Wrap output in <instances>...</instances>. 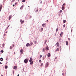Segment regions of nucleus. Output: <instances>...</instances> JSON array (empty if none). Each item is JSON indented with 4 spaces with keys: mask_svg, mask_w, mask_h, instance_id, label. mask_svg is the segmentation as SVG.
Returning <instances> with one entry per match:
<instances>
[{
    "mask_svg": "<svg viewBox=\"0 0 76 76\" xmlns=\"http://www.w3.org/2000/svg\"><path fill=\"white\" fill-rule=\"evenodd\" d=\"M41 62H42L41 60H39V63H41Z\"/></svg>",
    "mask_w": 76,
    "mask_h": 76,
    "instance_id": "473e14b6",
    "label": "nucleus"
},
{
    "mask_svg": "<svg viewBox=\"0 0 76 76\" xmlns=\"http://www.w3.org/2000/svg\"><path fill=\"white\" fill-rule=\"evenodd\" d=\"M42 26H43V27H45V26H46V24L44 23L43 24H42Z\"/></svg>",
    "mask_w": 76,
    "mask_h": 76,
    "instance_id": "20e7f679",
    "label": "nucleus"
},
{
    "mask_svg": "<svg viewBox=\"0 0 76 76\" xmlns=\"http://www.w3.org/2000/svg\"><path fill=\"white\" fill-rule=\"evenodd\" d=\"M66 45H68L69 44H68V41H66Z\"/></svg>",
    "mask_w": 76,
    "mask_h": 76,
    "instance_id": "ddd939ff",
    "label": "nucleus"
},
{
    "mask_svg": "<svg viewBox=\"0 0 76 76\" xmlns=\"http://www.w3.org/2000/svg\"><path fill=\"white\" fill-rule=\"evenodd\" d=\"M26 0H23L22 1V2H25V1Z\"/></svg>",
    "mask_w": 76,
    "mask_h": 76,
    "instance_id": "c85d7f7f",
    "label": "nucleus"
},
{
    "mask_svg": "<svg viewBox=\"0 0 76 76\" xmlns=\"http://www.w3.org/2000/svg\"><path fill=\"white\" fill-rule=\"evenodd\" d=\"M33 63H34V61H32L31 62H30V64L31 65L32 64H33Z\"/></svg>",
    "mask_w": 76,
    "mask_h": 76,
    "instance_id": "9d476101",
    "label": "nucleus"
},
{
    "mask_svg": "<svg viewBox=\"0 0 76 76\" xmlns=\"http://www.w3.org/2000/svg\"><path fill=\"white\" fill-rule=\"evenodd\" d=\"M12 15H10L9 17V20H10V19L12 18Z\"/></svg>",
    "mask_w": 76,
    "mask_h": 76,
    "instance_id": "f8f14e48",
    "label": "nucleus"
},
{
    "mask_svg": "<svg viewBox=\"0 0 76 76\" xmlns=\"http://www.w3.org/2000/svg\"><path fill=\"white\" fill-rule=\"evenodd\" d=\"M13 7H15V5H14V4L13 5Z\"/></svg>",
    "mask_w": 76,
    "mask_h": 76,
    "instance_id": "3c124183",
    "label": "nucleus"
},
{
    "mask_svg": "<svg viewBox=\"0 0 76 76\" xmlns=\"http://www.w3.org/2000/svg\"><path fill=\"white\" fill-rule=\"evenodd\" d=\"M51 56V54L50 53H48V57H50Z\"/></svg>",
    "mask_w": 76,
    "mask_h": 76,
    "instance_id": "1a4fd4ad",
    "label": "nucleus"
},
{
    "mask_svg": "<svg viewBox=\"0 0 76 76\" xmlns=\"http://www.w3.org/2000/svg\"><path fill=\"white\" fill-rule=\"evenodd\" d=\"M10 26V25H9L8 27H7V28H9V26Z\"/></svg>",
    "mask_w": 76,
    "mask_h": 76,
    "instance_id": "e433bc0d",
    "label": "nucleus"
},
{
    "mask_svg": "<svg viewBox=\"0 0 76 76\" xmlns=\"http://www.w3.org/2000/svg\"><path fill=\"white\" fill-rule=\"evenodd\" d=\"M64 5H65V3H64L63 4V6H64Z\"/></svg>",
    "mask_w": 76,
    "mask_h": 76,
    "instance_id": "37998d69",
    "label": "nucleus"
},
{
    "mask_svg": "<svg viewBox=\"0 0 76 76\" xmlns=\"http://www.w3.org/2000/svg\"><path fill=\"white\" fill-rule=\"evenodd\" d=\"M55 59H57V58L56 57V58H55Z\"/></svg>",
    "mask_w": 76,
    "mask_h": 76,
    "instance_id": "5fc2aeb1",
    "label": "nucleus"
},
{
    "mask_svg": "<svg viewBox=\"0 0 76 76\" xmlns=\"http://www.w3.org/2000/svg\"><path fill=\"white\" fill-rule=\"evenodd\" d=\"M64 10V7L63 6L62 7V10Z\"/></svg>",
    "mask_w": 76,
    "mask_h": 76,
    "instance_id": "f3484780",
    "label": "nucleus"
},
{
    "mask_svg": "<svg viewBox=\"0 0 76 76\" xmlns=\"http://www.w3.org/2000/svg\"><path fill=\"white\" fill-rule=\"evenodd\" d=\"M45 66L46 67H48V64L47 63L46 64Z\"/></svg>",
    "mask_w": 76,
    "mask_h": 76,
    "instance_id": "393cba45",
    "label": "nucleus"
},
{
    "mask_svg": "<svg viewBox=\"0 0 76 76\" xmlns=\"http://www.w3.org/2000/svg\"><path fill=\"white\" fill-rule=\"evenodd\" d=\"M32 58H30V60H29V62H31V61H32Z\"/></svg>",
    "mask_w": 76,
    "mask_h": 76,
    "instance_id": "423d86ee",
    "label": "nucleus"
},
{
    "mask_svg": "<svg viewBox=\"0 0 76 76\" xmlns=\"http://www.w3.org/2000/svg\"><path fill=\"white\" fill-rule=\"evenodd\" d=\"M17 4V2H16L15 3V5H16V4Z\"/></svg>",
    "mask_w": 76,
    "mask_h": 76,
    "instance_id": "a19ab883",
    "label": "nucleus"
},
{
    "mask_svg": "<svg viewBox=\"0 0 76 76\" xmlns=\"http://www.w3.org/2000/svg\"><path fill=\"white\" fill-rule=\"evenodd\" d=\"M63 33H62V32H61L60 34V37H63Z\"/></svg>",
    "mask_w": 76,
    "mask_h": 76,
    "instance_id": "0eeeda50",
    "label": "nucleus"
},
{
    "mask_svg": "<svg viewBox=\"0 0 76 76\" xmlns=\"http://www.w3.org/2000/svg\"><path fill=\"white\" fill-rule=\"evenodd\" d=\"M23 5H22L20 7V10H22V9H23Z\"/></svg>",
    "mask_w": 76,
    "mask_h": 76,
    "instance_id": "dca6fc26",
    "label": "nucleus"
},
{
    "mask_svg": "<svg viewBox=\"0 0 76 76\" xmlns=\"http://www.w3.org/2000/svg\"><path fill=\"white\" fill-rule=\"evenodd\" d=\"M20 22L21 23H22V24L23 23H24V20H23L22 21V19H21L20 20Z\"/></svg>",
    "mask_w": 76,
    "mask_h": 76,
    "instance_id": "7ed1b4c3",
    "label": "nucleus"
},
{
    "mask_svg": "<svg viewBox=\"0 0 76 76\" xmlns=\"http://www.w3.org/2000/svg\"><path fill=\"white\" fill-rule=\"evenodd\" d=\"M14 54L15 55V54H16V53H15V52H14Z\"/></svg>",
    "mask_w": 76,
    "mask_h": 76,
    "instance_id": "49530a36",
    "label": "nucleus"
},
{
    "mask_svg": "<svg viewBox=\"0 0 76 76\" xmlns=\"http://www.w3.org/2000/svg\"><path fill=\"white\" fill-rule=\"evenodd\" d=\"M28 61H29V59L26 58L25 59L24 61L25 63H27L28 62Z\"/></svg>",
    "mask_w": 76,
    "mask_h": 76,
    "instance_id": "f257e3e1",
    "label": "nucleus"
},
{
    "mask_svg": "<svg viewBox=\"0 0 76 76\" xmlns=\"http://www.w3.org/2000/svg\"><path fill=\"white\" fill-rule=\"evenodd\" d=\"M60 51H61V46L60 47Z\"/></svg>",
    "mask_w": 76,
    "mask_h": 76,
    "instance_id": "7c9ffc66",
    "label": "nucleus"
},
{
    "mask_svg": "<svg viewBox=\"0 0 76 76\" xmlns=\"http://www.w3.org/2000/svg\"><path fill=\"white\" fill-rule=\"evenodd\" d=\"M13 75H14L15 72H14V71L13 72Z\"/></svg>",
    "mask_w": 76,
    "mask_h": 76,
    "instance_id": "09e8293b",
    "label": "nucleus"
},
{
    "mask_svg": "<svg viewBox=\"0 0 76 76\" xmlns=\"http://www.w3.org/2000/svg\"><path fill=\"white\" fill-rule=\"evenodd\" d=\"M18 1H19V0H18Z\"/></svg>",
    "mask_w": 76,
    "mask_h": 76,
    "instance_id": "13d9d810",
    "label": "nucleus"
},
{
    "mask_svg": "<svg viewBox=\"0 0 76 76\" xmlns=\"http://www.w3.org/2000/svg\"><path fill=\"white\" fill-rule=\"evenodd\" d=\"M32 45H33V43L31 42L29 44V47H31V46Z\"/></svg>",
    "mask_w": 76,
    "mask_h": 76,
    "instance_id": "9b49d317",
    "label": "nucleus"
},
{
    "mask_svg": "<svg viewBox=\"0 0 76 76\" xmlns=\"http://www.w3.org/2000/svg\"><path fill=\"white\" fill-rule=\"evenodd\" d=\"M0 60L2 61H3V58H0Z\"/></svg>",
    "mask_w": 76,
    "mask_h": 76,
    "instance_id": "a211bd4d",
    "label": "nucleus"
},
{
    "mask_svg": "<svg viewBox=\"0 0 76 76\" xmlns=\"http://www.w3.org/2000/svg\"><path fill=\"white\" fill-rule=\"evenodd\" d=\"M46 51H47V50H48V47H46Z\"/></svg>",
    "mask_w": 76,
    "mask_h": 76,
    "instance_id": "c9c22d12",
    "label": "nucleus"
},
{
    "mask_svg": "<svg viewBox=\"0 0 76 76\" xmlns=\"http://www.w3.org/2000/svg\"><path fill=\"white\" fill-rule=\"evenodd\" d=\"M72 31H73V29H71V32H72Z\"/></svg>",
    "mask_w": 76,
    "mask_h": 76,
    "instance_id": "8fccbe9b",
    "label": "nucleus"
},
{
    "mask_svg": "<svg viewBox=\"0 0 76 76\" xmlns=\"http://www.w3.org/2000/svg\"><path fill=\"white\" fill-rule=\"evenodd\" d=\"M66 21L65 20H64L63 21V22L64 23H66Z\"/></svg>",
    "mask_w": 76,
    "mask_h": 76,
    "instance_id": "6ab92c4d",
    "label": "nucleus"
},
{
    "mask_svg": "<svg viewBox=\"0 0 76 76\" xmlns=\"http://www.w3.org/2000/svg\"><path fill=\"white\" fill-rule=\"evenodd\" d=\"M58 31V28H57L56 29V32H57Z\"/></svg>",
    "mask_w": 76,
    "mask_h": 76,
    "instance_id": "f704fd0d",
    "label": "nucleus"
},
{
    "mask_svg": "<svg viewBox=\"0 0 76 76\" xmlns=\"http://www.w3.org/2000/svg\"><path fill=\"white\" fill-rule=\"evenodd\" d=\"M5 33H7V31H6V32H5Z\"/></svg>",
    "mask_w": 76,
    "mask_h": 76,
    "instance_id": "603ef678",
    "label": "nucleus"
},
{
    "mask_svg": "<svg viewBox=\"0 0 76 76\" xmlns=\"http://www.w3.org/2000/svg\"><path fill=\"white\" fill-rule=\"evenodd\" d=\"M48 50H49V49H48Z\"/></svg>",
    "mask_w": 76,
    "mask_h": 76,
    "instance_id": "4d7b16f0",
    "label": "nucleus"
},
{
    "mask_svg": "<svg viewBox=\"0 0 76 76\" xmlns=\"http://www.w3.org/2000/svg\"><path fill=\"white\" fill-rule=\"evenodd\" d=\"M13 69L15 70H16V69H18V68L17 66H15L13 67Z\"/></svg>",
    "mask_w": 76,
    "mask_h": 76,
    "instance_id": "f03ea898",
    "label": "nucleus"
},
{
    "mask_svg": "<svg viewBox=\"0 0 76 76\" xmlns=\"http://www.w3.org/2000/svg\"><path fill=\"white\" fill-rule=\"evenodd\" d=\"M47 21H48V20H47Z\"/></svg>",
    "mask_w": 76,
    "mask_h": 76,
    "instance_id": "052dcab7",
    "label": "nucleus"
},
{
    "mask_svg": "<svg viewBox=\"0 0 76 76\" xmlns=\"http://www.w3.org/2000/svg\"><path fill=\"white\" fill-rule=\"evenodd\" d=\"M66 26V24H64L63 25V26L64 27V28H65V26Z\"/></svg>",
    "mask_w": 76,
    "mask_h": 76,
    "instance_id": "a878e982",
    "label": "nucleus"
},
{
    "mask_svg": "<svg viewBox=\"0 0 76 76\" xmlns=\"http://www.w3.org/2000/svg\"><path fill=\"white\" fill-rule=\"evenodd\" d=\"M7 67H8V66H5V69H7Z\"/></svg>",
    "mask_w": 76,
    "mask_h": 76,
    "instance_id": "5701e85b",
    "label": "nucleus"
},
{
    "mask_svg": "<svg viewBox=\"0 0 76 76\" xmlns=\"http://www.w3.org/2000/svg\"><path fill=\"white\" fill-rule=\"evenodd\" d=\"M26 47H29V43H28L26 44Z\"/></svg>",
    "mask_w": 76,
    "mask_h": 76,
    "instance_id": "4468645a",
    "label": "nucleus"
},
{
    "mask_svg": "<svg viewBox=\"0 0 76 76\" xmlns=\"http://www.w3.org/2000/svg\"><path fill=\"white\" fill-rule=\"evenodd\" d=\"M42 1H40V3L41 4V3H42Z\"/></svg>",
    "mask_w": 76,
    "mask_h": 76,
    "instance_id": "c03bdc74",
    "label": "nucleus"
},
{
    "mask_svg": "<svg viewBox=\"0 0 76 76\" xmlns=\"http://www.w3.org/2000/svg\"><path fill=\"white\" fill-rule=\"evenodd\" d=\"M20 53L21 54H23V49H21V50H20Z\"/></svg>",
    "mask_w": 76,
    "mask_h": 76,
    "instance_id": "39448f33",
    "label": "nucleus"
},
{
    "mask_svg": "<svg viewBox=\"0 0 76 76\" xmlns=\"http://www.w3.org/2000/svg\"><path fill=\"white\" fill-rule=\"evenodd\" d=\"M2 5H0V11H1V9H2Z\"/></svg>",
    "mask_w": 76,
    "mask_h": 76,
    "instance_id": "6e6552de",
    "label": "nucleus"
},
{
    "mask_svg": "<svg viewBox=\"0 0 76 76\" xmlns=\"http://www.w3.org/2000/svg\"><path fill=\"white\" fill-rule=\"evenodd\" d=\"M37 42L36 41H34V44H37Z\"/></svg>",
    "mask_w": 76,
    "mask_h": 76,
    "instance_id": "72a5a7b5",
    "label": "nucleus"
},
{
    "mask_svg": "<svg viewBox=\"0 0 76 76\" xmlns=\"http://www.w3.org/2000/svg\"><path fill=\"white\" fill-rule=\"evenodd\" d=\"M59 50V49H58V48H57V49H56V51H58Z\"/></svg>",
    "mask_w": 76,
    "mask_h": 76,
    "instance_id": "412c9836",
    "label": "nucleus"
},
{
    "mask_svg": "<svg viewBox=\"0 0 76 76\" xmlns=\"http://www.w3.org/2000/svg\"><path fill=\"white\" fill-rule=\"evenodd\" d=\"M56 45L57 47H58V46H59V43H58V42H57L56 43Z\"/></svg>",
    "mask_w": 76,
    "mask_h": 76,
    "instance_id": "2eb2a0df",
    "label": "nucleus"
},
{
    "mask_svg": "<svg viewBox=\"0 0 76 76\" xmlns=\"http://www.w3.org/2000/svg\"><path fill=\"white\" fill-rule=\"evenodd\" d=\"M0 64H3V63H1V62H0Z\"/></svg>",
    "mask_w": 76,
    "mask_h": 76,
    "instance_id": "de8ad7c7",
    "label": "nucleus"
},
{
    "mask_svg": "<svg viewBox=\"0 0 76 76\" xmlns=\"http://www.w3.org/2000/svg\"><path fill=\"white\" fill-rule=\"evenodd\" d=\"M46 42H47V40H46L45 42V44H46Z\"/></svg>",
    "mask_w": 76,
    "mask_h": 76,
    "instance_id": "58836bf2",
    "label": "nucleus"
},
{
    "mask_svg": "<svg viewBox=\"0 0 76 76\" xmlns=\"http://www.w3.org/2000/svg\"><path fill=\"white\" fill-rule=\"evenodd\" d=\"M1 52L2 53H3V52H4V51H3V50H2L1 51Z\"/></svg>",
    "mask_w": 76,
    "mask_h": 76,
    "instance_id": "4be33fe9",
    "label": "nucleus"
},
{
    "mask_svg": "<svg viewBox=\"0 0 76 76\" xmlns=\"http://www.w3.org/2000/svg\"><path fill=\"white\" fill-rule=\"evenodd\" d=\"M43 65V64L42 63H41V64L40 65V66L41 67H42V66Z\"/></svg>",
    "mask_w": 76,
    "mask_h": 76,
    "instance_id": "b1692460",
    "label": "nucleus"
},
{
    "mask_svg": "<svg viewBox=\"0 0 76 76\" xmlns=\"http://www.w3.org/2000/svg\"><path fill=\"white\" fill-rule=\"evenodd\" d=\"M68 39H69V40H70V38H68Z\"/></svg>",
    "mask_w": 76,
    "mask_h": 76,
    "instance_id": "79ce46f5",
    "label": "nucleus"
},
{
    "mask_svg": "<svg viewBox=\"0 0 76 76\" xmlns=\"http://www.w3.org/2000/svg\"><path fill=\"white\" fill-rule=\"evenodd\" d=\"M10 50H12V46H10Z\"/></svg>",
    "mask_w": 76,
    "mask_h": 76,
    "instance_id": "c756f323",
    "label": "nucleus"
},
{
    "mask_svg": "<svg viewBox=\"0 0 76 76\" xmlns=\"http://www.w3.org/2000/svg\"><path fill=\"white\" fill-rule=\"evenodd\" d=\"M38 11V9H37V8L36 10V12H37Z\"/></svg>",
    "mask_w": 76,
    "mask_h": 76,
    "instance_id": "bb28decb",
    "label": "nucleus"
},
{
    "mask_svg": "<svg viewBox=\"0 0 76 76\" xmlns=\"http://www.w3.org/2000/svg\"><path fill=\"white\" fill-rule=\"evenodd\" d=\"M4 45H5V44H3L2 45V47L3 48H4Z\"/></svg>",
    "mask_w": 76,
    "mask_h": 76,
    "instance_id": "aec40b11",
    "label": "nucleus"
},
{
    "mask_svg": "<svg viewBox=\"0 0 76 76\" xmlns=\"http://www.w3.org/2000/svg\"><path fill=\"white\" fill-rule=\"evenodd\" d=\"M42 51H43L44 52L45 51V49H43L42 50Z\"/></svg>",
    "mask_w": 76,
    "mask_h": 76,
    "instance_id": "2f4dec72",
    "label": "nucleus"
},
{
    "mask_svg": "<svg viewBox=\"0 0 76 76\" xmlns=\"http://www.w3.org/2000/svg\"><path fill=\"white\" fill-rule=\"evenodd\" d=\"M41 30L42 31H43V28H41Z\"/></svg>",
    "mask_w": 76,
    "mask_h": 76,
    "instance_id": "4c0bfd02",
    "label": "nucleus"
},
{
    "mask_svg": "<svg viewBox=\"0 0 76 76\" xmlns=\"http://www.w3.org/2000/svg\"><path fill=\"white\" fill-rule=\"evenodd\" d=\"M61 12H62V10H60L59 12L60 13H61Z\"/></svg>",
    "mask_w": 76,
    "mask_h": 76,
    "instance_id": "cd10ccee",
    "label": "nucleus"
},
{
    "mask_svg": "<svg viewBox=\"0 0 76 76\" xmlns=\"http://www.w3.org/2000/svg\"><path fill=\"white\" fill-rule=\"evenodd\" d=\"M4 36H6V34H4Z\"/></svg>",
    "mask_w": 76,
    "mask_h": 76,
    "instance_id": "864d4df0",
    "label": "nucleus"
},
{
    "mask_svg": "<svg viewBox=\"0 0 76 76\" xmlns=\"http://www.w3.org/2000/svg\"><path fill=\"white\" fill-rule=\"evenodd\" d=\"M12 47H14V44L12 45Z\"/></svg>",
    "mask_w": 76,
    "mask_h": 76,
    "instance_id": "a18cd8bd",
    "label": "nucleus"
},
{
    "mask_svg": "<svg viewBox=\"0 0 76 76\" xmlns=\"http://www.w3.org/2000/svg\"><path fill=\"white\" fill-rule=\"evenodd\" d=\"M40 58H41L42 57V55H40Z\"/></svg>",
    "mask_w": 76,
    "mask_h": 76,
    "instance_id": "ea45409f",
    "label": "nucleus"
},
{
    "mask_svg": "<svg viewBox=\"0 0 76 76\" xmlns=\"http://www.w3.org/2000/svg\"><path fill=\"white\" fill-rule=\"evenodd\" d=\"M19 76V75L18 74V76Z\"/></svg>",
    "mask_w": 76,
    "mask_h": 76,
    "instance_id": "6e6d98bb",
    "label": "nucleus"
},
{
    "mask_svg": "<svg viewBox=\"0 0 76 76\" xmlns=\"http://www.w3.org/2000/svg\"><path fill=\"white\" fill-rule=\"evenodd\" d=\"M28 7H29V6H28Z\"/></svg>",
    "mask_w": 76,
    "mask_h": 76,
    "instance_id": "bf43d9fd",
    "label": "nucleus"
}]
</instances>
